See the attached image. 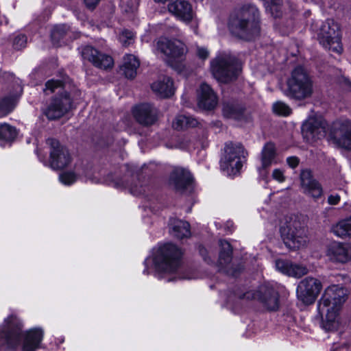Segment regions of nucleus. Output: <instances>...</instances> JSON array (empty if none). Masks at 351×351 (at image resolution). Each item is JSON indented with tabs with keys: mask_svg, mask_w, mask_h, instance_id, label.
Here are the masks:
<instances>
[{
	"mask_svg": "<svg viewBox=\"0 0 351 351\" xmlns=\"http://www.w3.org/2000/svg\"><path fill=\"white\" fill-rule=\"evenodd\" d=\"M171 179L177 189H182L191 184L192 176L187 170L176 168L172 174Z\"/></svg>",
	"mask_w": 351,
	"mask_h": 351,
	"instance_id": "a878e982",
	"label": "nucleus"
},
{
	"mask_svg": "<svg viewBox=\"0 0 351 351\" xmlns=\"http://www.w3.org/2000/svg\"><path fill=\"white\" fill-rule=\"evenodd\" d=\"M23 323L16 315H11L0 325V346L5 345L8 350L36 351L43 341L44 330L42 328H32L23 330Z\"/></svg>",
	"mask_w": 351,
	"mask_h": 351,
	"instance_id": "f257e3e1",
	"label": "nucleus"
},
{
	"mask_svg": "<svg viewBox=\"0 0 351 351\" xmlns=\"http://www.w3.org/2000/svg\"><path fill=\"white\" fill-rule=\"evenodd\" d=\"M119 40L123 46H129L134 41V34L131 31L122 30L119 35Z\"/></svg>",
	"mask_w": 351,
	"mask_h": 351,
	"instance_id": "e433bc0d",
	"label": "nucleus"
},
{
	"mask_svg": "<svg viewBox=\"0 0 351 351\" xmlns=\"http://www.w3.org/2000/svg\"><path fill=\"white\" fill-rule=\"evenodd\" d=\"M168 10L178 20L189 23L195 17L192 5L186 0H176L168 4Z\"/></svg>",
	"mask_w": 351,
	"mask_h": 351,
	"instance_id": "f3484780",
	"label": "nucleus"
},
{
	"mask_svg": "<svg viewBox=\"0 0 351 351\" xmlns=\"http://www.w3.org/2000/svg\"><path fill=\"white\" fill-rule=\"evenodd\" d=\"M132 193H134V195H137L136 192L133 189H132Z\"/></svg>",
	"mask_w": 351,
	"mask_h": 351,
	"instance_id": "8fccbe9b",
	"label": "nucleus"
},
{
	"mask_svg": "<svg viewBox=\"0 0 351 351\" xmlns=\"http://www.w3.org/2000/svg\"><path fill=\"white\" fill-rule=\"evenodd\" d=\"M133 114L138 123L148 125L156 121L157 110L149 104H143L134 108Z\"/></svg>",
	"mask_w": 351,
	"mask_h": 351,
	"instance_id": "5701e85b",
	"label": "nucleus"
},
{
	"mask_svg": "<svg viewBox=\"0 0 351 351\" xmlns=\"http://www.w3.org/2000/svg\"><path fill=\"white\" fill-rule=\"evenodd\" d=\"M301 186L304 193L317 199L323 194L322 187L320 184L313 178L311 171L307 169L302 171L300 173Z\"/></svg>",
	"mask_w": 351,
	"mask_h": 351,
	"instance_id": "412c9836",
	"label": "nucleus"
},
{
	"mask_svg": "<svg viewBox=\"0 0 351 351\" xmlns=\"http://www.w3.org/2000/svg\"><path fill=\"white\" fill-rule=\"evenodd\" d=\"M272 178L278 182H283L285 180L284 171L280 169H275L273 171Z\"/></svg>",
	"mask_w": 351,
	"mask_h": 351,
	"instance_id": "a19ab883",
	"label": "nucleus"
},
{
	"mask_svg": "<svg viewBox=\"0 0 351 351\" xmlns=\"http://www.w3.org/2000/svg\"><path fill=\"white\" fill-rule=\"evenodd\" d=\"M65 82V80H48L45 84V88L44 89V92L46 95H49L50 93H54L56 90H60Z\"/></svg>",
	"mask_w": 351,
	"mask_h": 351,
	"instance_id": "f704fd0d",
	"label": "nucleus"
},
{
	"mask_svg": "<svg viewBox=\"0 0 351 351\" xmlns=\"http://www.w3.org/2000/svg\"><path fill=\"white\" fill-rule=\"evenodd\" d=\"M340 201V196L337 194L330 195L328 198V202L331 205H336Z\"/></svg>",
	"mask_w": 351,
	"mask_h": 351,
	"instance_id": "c03bdc74",
	"label": "nucleus"
},
{
	"mask_svg": "<svg viewBox=\"0 0 351 351\" xmlns=\"http://www.w3.org/2000/svg\"><path fill=\"white\" fill-rule=\"evenodd\" d=\"M50 146V166L53 169H62L68 167L72 158L68 149L62 146L56 139H48Z\"/></svg>",
	"mask_w": 351,
	"mask_h": 351,
	"instance_id": "f8f14e48",
	"label": "nucleus"
},
{
	"mask_svg": "<svg viewBox=\"0 0 351 351\" xmlns=\"http://www.w3.org/2000/svg\"><path fill=\"white\" fill-rule=\"evenodd\" d=\"M71 106V99L67 93L54 98L45 110V114L49 119L61 117Z\"/></svg>",
	"mask_w": 351,
	"mask_h": 351,
	"instance_id": "a211bd4d",
	"label": "nucleus"
},
{
	"mask_svg": "<svg viewBox=\"0 0 351 351\" xmlns=\"http://www.w3.org/2000/svg\"><path fill=\"white\" fill-rule=\"evenodd\" d=\"M223 114L227 118L238 119L240 112L237 108L233 104H226L223 107Z\"/></svg>",
	"mask_w": 351,
	"mask_h": 351,
	"instance_id": "58836bf2",
	"label": "nucleus"
},
{
	"mask_svg": "<svg viewBox=\"0 0 351 351\" xmlns=\"http://www.w3.org/2000/svg\"><path fill=\"white\" fill-rule=\"evenodd\" d=\"M322 289L320 281L314 278H306L300 282L297 288L298 298L304 304L315 302Z\"/></svg>",
	"mask_w": 351,
	"mask_h": 351,
	"instance_id": "ddd939ff",
	"label": "nucleus"
},
{
	"mask_svg": "<svg viewBox=\"0 0 351 351\" xmlns=\"http://www.w3.org/2000/svg\"><path fill=\"white\" fill-rule=\"evenodd\" d=\"M276 147L271 143L265 145L261 152V162L263 168H267L276 162Z\"/></svg>",
	"mask_w": 351,
	"mask_h": 351,
	"instance_id": "c85d7f7f",
	"label": "nucleus"
},
{
	"mask_svg": "<svg viewBox=\"0 0 351 351\" xmlns=\"http://www.w3.org/2000/svg\"><path fill=\"white\" fill-rule=\"evenodd\" d=\"M82 58L92 62L93 65L100 69H108L112 66V58L107 55L101 54L91 46L82 47L80 51Z\"/></svg>",
	"mask_w": 351,
	"mask_h": 351,
	"instance_id": "6ab92c4d",
	"label": "nucleus"
},
{
	"mask_svg": "<svg viewBox=\"0 0 351 351\" xmlns=\"http://www.w3.org/2000/svg\"><path fill=\"white\" fill-rule=\"evenodd\" d=\"M69 28L65 25H56L51 32V39L54 43H58L60 39L66 34Z\"/></svg>",
	"mask_w": 351,
	"mask_h": 351,
	"instance_id": "c9c22d12",
	"label": "nucleus"
},
{
	"mask_svg": "<svg viewBox=\"0 0 351 351\" xmlns=\"http://www.w3.org/2000/svg\"><path fill=\"white\" fill-rule=\"evenodd\" d=\"M196 1H202L203 0H195Z\"/></svg>",
	"mask_w": 351,
	"mask_h": 351,
	"instance_id": "603ef678",
	"label": "nucleus"
},
{
	"mask_svg": "<svg viewBox=\"0 0 351 351\" xmlns=\"http://www.w3.org/2000/svg\"><path fill=\"white\" fill-rule=\"evenodd\" d=\"M302 130L305 138L315 141L325 136L326 123L321 117H310L303 123Z\"/></svg>",
	"mask_w": 351,
	"mask_h": 351,
	"instance_id": "2eb2a0df",
	"label": "nucleus"
},
{
	"mask_svg": "<svg viewBox=\"0 0 351 351\" xmlns=\"http://www.w3.org/2000/svg\"><path fill=\"white\" fill-rule=\"evenodd\" d=\"M89 9H94L101 0H84Z\"/></svg>",
	"mask_w": 351,
	"mask_h": 351,
	"instance_id": "a18cd8bd",
	"label": "nucleus"
},
{
	"mask_svg": "<svg viewBox=\"0 0 351 351\" xmlns=\"http://www.w3.org/2000/svg\"><path fill=\"white\" fill-rule=\"evenodd\" d=\"M285 94L291 98L302 100L310 97L313 92V82L304 69L298 66L287 80Z\"/></svg>",
	"mask_w": 351,
	"mask_h": 351,
	"instance_id": "39448f33",
	"label": "nucleus"
},
{
	"mask_svg": "<svg viewBox=\"0 0 351 351\" xmlns=\"http://www.w3.org/2000/svg\"><path fill=\"white\" fill-rule=\"evenodd\" d=\"M210 70L217 81L227 83L237 77L241 67L229 53H221L210 62Z\"/></svg>",
	"mask_w": 351,
	"mask_h": 351,
	"instance_id": "423d86ee",
	"label": "nucleus"
},
{
	"mask_svg": "<svg viewBox=\"0 0 351 351\" xmlns=\"http://www.w3.org/2000/svg\"><path fill=\"white\" fill-rule=\"evenodd\" d=\"M259 12L253 5H244L230 15L228 27L231 33L243 40H249L259 33Z\"/></svg>",
	"mask_w": 351,
	"mask_h": 351,
	"instance_id": "7ed1b4c3",
	"label": "nucleus"
},
{
	"mask_svg": "<svg viewBox=\"0 0 351 351\" xmlns=\"http://www.w3.org/2000/svg\"><path fill=\"white\" fill-rule=\"evenodd\" d=\"M245 158V151L241 144L226 143L220 159V168L228 176L239 173Z\"/></svg>",
	"mask_w": 351,
	"mask_h": 351,
	"instance_id": "0eeeda50",
	"label": "nucleus"
},
{
	"mask_svg": "<svg viewBox=\"0 0 351 351\" xmlns=\"http://www.w3.org/2000/svg\"><path fill=\"white\" fill-rule=\"evenodd\" d=\"M331 138L339 146L351 149V121L339 120L332 125Z\"/></svg>",
	"mask_w": 351,
	"mask_h": 351,
	"instance_id": "4468645a",
	"label": "nucleus"
},
{
	"mask_svg": "<svg viewBox=\"0 0 351 351\" xmlns=\"http://www.w3.org/2000/svg\"><path fill=\"white\" fill-rule=\"evenodd\" d=\"M16 135L17 132L15 128L7 123L0 125V142L1 145L4 143L12 141Z\"/></svg>",
	"mask_w": 351,
	"mask_h": 351,
	"instance_id": "473e14b6",
	"label": "nucleus"
},
{
	"mask_svg": "<svg viewBox=\"0 0 351 351\" xmlns=\"http://www.w3.org/2000/svg\"><path fill=\"white\" fill-rule=\"evenodd\" d=\"M221 250L219 252V264L223 267L231 260L232 247L230 244L224 240L219 241Z\"/></svg>",
	"mask_w": 351,
	"mask_h": 351,
	"instance_id": "72a5a7b5",
	"label": "nucleus"
},
{
	"mask_svg": "<svg viewBox=\"0 0 351 351\" xmlns=\"http://www.w3.org/2000/svg\"><path fill=\"white\" fill-rule=\"evenodd\" d=\"M197 55L201 59H206L209 56V51L206 48L198 47L197 48Z\"/></svg>",
	"mask_w": 351,
	"mask_h": 351,
	"instance_id": "79ce46f5",
	"label": "nucleus"
},
{
	"mask_svg": "<svg viewBox=\"0 0 351 351\" xmlns=\"http://www.w3.org/2000/svg\"><path fill=\"white\" fill-rule=\"evenodd\" d=\"M326 256L335 263H348L351 261V244L333 242L328 246Z\"/></svg>",
	"mask_w": 351,
	"mask_h": 351,
	"instance_id": "dca6fc26",
	"label": "nucleus"
},
{
	"mask_svg": "<svg viewBox=\"0 0 351 351\" xmlns=\"http://www.w3.org/2000/svg\"><path fill=\"white\" fill-rule=\"evenodd\" d=\"M198 121L195 118L186 115H178L173 121L172 125L176 130H182L187 128L196 127L198 125Z\"/></svg>",
	"mask_w": 351,
	"mask_h": 351,
	"instance_id": "2f4dec72",
	"label": "nucleus"
},
{
	"mask_svg": "<svg viewBox=\"0 0 351 351\" xmlns=\"http://www.w3.org/2000/svg\"><path fill=\"white\" fill-rule=\"evenodd\" d=\"M287 162L289 167H291V168H295V167L298 166L299 163V160L297 157L291 156L287 158Z\"/></svg>",
	"mask_w": 351,
	"mask_h": 351,
	"instance_id": "37998d69",
	"label": "nucleus"
},
{
	"mask_svg": "<svg viewBox=\"0 0 351 351\" xmlns=\"http://www.w3.org/2000/svg\"><path fill=\"white\" fill-rule=\"evenodd\" d=\"M199 252L202 256H204V254L206 252V250L204 249V247H201L199 249Z\"/></svg>",
	"mask_w": 351,
	"mask_h": 351,
	"instance_id": "49530a36",
	"label": "nucleus"
},
{
	"mask_svg": "<svg viewBox=\"0 0 351 351\" xmlns=\"http://www.w3.org/2000/svg\"><path fill=\"white\" fill-rule=\"evenodd\" d=\"M27 37L23 34L16 36L13 42V46L16 49H21L25 47Z\"/></svg>",
	"mask_w": 351,
	"mask_h": 351,
	"instance_id": "ea45409f",
	"label": "nucleus"
},
{
	"mask_svg": "<svg viewBox=\"0 0 351 351\" xmlns=\"http://www.w3.org/2000/svg\"><path fill=\"white\" fill-rule=\"evenodd\" d=\"M347 297L348 291L341 285H332L325 289L317 304L322 327L325 330L332 331L337 328L339 311Z\"/></svg>",
	"mask_w": 351,
	"mask_h": 351,
	"instance_id": "f03ea898",
	"label": "nucleus"
},
{
	"mask_svg": "<svg viewBox=\"0 0 351 351\" xmlns=\"http://www.w3.org/2000/svg\"><path fill=\"white\" fill-rule=\"evenodd\" d=\"M18 93L5 97L0 101V117H3L10 113L14 108L18 97L21 92V88L18 87Z\"/></svg>",
	"mask_w": 351,
	"mask_h": 351,
	"instance_id": "7c9ffc66",
	"label": "nucleus"
},
{
	"mask_svg": "<svg viewBox=\"0 0 351 351\" xmlns=\"http://www.w3.org/2000/svg\"><path fill=\"white\" fill-rule=\"evenodd\" d=\"M171 232L173 236L183 239L191 234L189 224L186 221L178 219H173L171 221Z\"/></svg>",
	"mask_w": 351,
	"mask_h": 351,
	"instance_id": "cd10ccee",
	"label": "nucleus"
},
{
	"mask_svg": "<svg viewBox=\"0 0 351 351\" xmlns=\"http://www.w3.org/2000/svg\"><path fill=\"white\" fill-rule=\"evenodd\" d=\"M280 233L286 246L291 250L304 247L307 243L306 230L298 220L291 219L280 227Z\"/></svg>",
	"mask_w": 351,
	"mask_h": 351,
	"instance_id": "6e6552de",
	"label": "nucleus"
},
{
	"mask_svg": "<svg viewBox=\"0 0 351 351\" xmlns=\"http://www.w3.org/2000/svg\"><path fill=\"white\" fill-rule=\"evenodd\" d=\"M86 172L84 168L80 165L75 164L73 171H66L59 175L60 182L66 186H70L74 184L82 176H86Z\"/></svg>",
	"mask_w": 351,
	"mask_h": 351,
	"instance_id": "393cba45",
	"label": "nucleus"
},
{
	"mask_svg": "<svg viewBox=\"0 0 351 351\" xmlns=\"http://www.w3.org/2000/svg\"><path fill=\"white\" fill-rule=\"evenodd\" d=\"M244 297L259 300L270 311H276L278 308V293L270 284L263 285L256 293L247 292Z\"/></svg>",
	"mask_w": 351,
	"mask_h": 351,
	"instance_id": "9b49d317",
	"label": "nucleus"
},
{
	"mask_svg": "<svg viewBox=\"0 0 351 351\" xmlns=\"http://www.w3.org/2000/svg\"><path fill=\"white\" fill-rule=\"evenodd\" d=\"M341 345H342V346H344L347 347V345H346L345 343H343V342H341Z\"/></svg>",
	"mask_w": 351,
	"mask_h": 351,
	"instance_id": "3c124183",
	"label": "nucleus"
},
{
	"mask_svg": "<svg viewBox=\"0 0 351 351\" xmlns=\"http://www.w3.org/2000/svg\"><path fill=\"white\" fill-rule=\"evenodd\" d=\"M157 50L162 53L168 64L175 69L180 71V68L174 65L177 60H182L187 52L185 44L180 40H169L167 38H160L156 44Z\"/></svg>",
	"mask_w": 351,
	"mask_h": 351,
	"instance_id": "9d476101",
	"label": "nucleus"
},
{
	"mask_svg": "<svg viewBox=\"0 0 351 351\" xmlns=\"http://www.w3.org/2000/svg\"><path fill=\"white\" fill-rule=\"evenodd\" d=\"M182 252L172 243L158 245L152 250L151 256L145 261V267H153L162 277L175 274L180 265Z\"/></svg>",
	"mask_w": 351,
	"mask_h": 351,
	"instance_id": "20e7f679",
	"label": "nucleus"
},
{
	"mask_svg": "<svg viewBox=\"0 0 351 351\" xmlns=\"http://www.w3.org/2000/svg\"><path fill=\"white\" fill-rule=\"evenodd\" d=\"M275 265L278 271L295 278H300L306 274L308 271L305 265L293 263L287 260H277Z\"/></svg>",
	"mask_w": 351,
	"mask_h": 351,
	"instance_id": "4be33fe9",
	"label": "nucleus"
},
{
	"mask_svg": "<svg viewBox=\"0 0 351 351\" xmlns=\"http://www.w3.org/2000/svg\"><path fill=\"white\" fill-rule=\"evenodd\" d=\"M136 8V3L133 5L132 8H131L132 10H134Z\"/></svg>",
	"mask_w": 351,
	"mask_h": 351,
	"instance_id": "09e8293b",
	"label": "nucleus"
},
{
	"mask_svg": "<svg viewBox=\"0 0 351 351\" xmlns=\"http://www.w3.org/2000/svg\"><path fill=\"white\" fill-rule=\"evenodd\" d=\"M331 230L337 237H351V217L341 219L332 226Z\"/></svg>",
	"mask_w": 351,
	"mask_h": 351,
	"instance_id": "c756f323",
	"label": "nucleus"
},
{
	"mask_svg": "<svg viewBox=\"0 0 351 351\" xmlns=\"http://www.w3.org/2000/svg\"><path fill=\"white\" fill-rule=\"evenodd\" d=\"M218 104V97L213 88L207 84L202 83L197 92V106L204 110H212Z\"/></svg>",
	"mask_w": 351,
	"mask_h": 351,
	"instance_id": "aec40b11",
	"label": "nucleus"
},
{
	"mask_svg": "<svg viewBox=\"0 0 351 351\" xmlns=\"http://www.w3.org/2000/svg\"><path fill=\"white\" fill-rule=\"evenodd\" d=\"M152 89L161 97H169L174 94L176 88L172 79L164 76L152 84Z\"/></svg>",
	"mask_w": 351,
	"mask_h": 351,
	"instance_id": "b1692460",
	"label": "nucleus"
},
{
	"mask_svg": "<svg viewBox=\"0 0 351 351\" xmlns=\"http://www.w3.org/2000/svg\"><path fill=\"white\" fill-rule=\"evenodd\" d=\"M227 272L232 276H235L236 274L234 271H230V270H228Z\"/></svg>",
	"mask_w": 351,
	"mask_h": 351,
	"instance_id": "de8ad7c7",
	"label": "nucleus"
},
{
	"mask_svg": "<svg viewBox=\"0 0 351 351\" xmlns=\"http://www.w3.org/2000/svg\"><path fill=\"white\" fill-rule=\"evenodd\" d=\"M317 38L319 43L326 49L341 53L343 48L339 25L332 20H327L321 25Z\"/></svg>",
	"mask_w": 351,
	"mask_h": 351,
	"instance_id": "1a4fd4ad",
	"label": "nucleus"
},
{
	"mask_svg": "<svg viewBox=\"0 0 351 351\" xmlns=\"http://www.w3.org/2000/svg\"><path fill=\"white\" fill-rule=\"evenodd\" d=\"M139 65L140 62L138 58L134 55L128 54L123 58L121 69L126 77L132 79L136 76Z\"/></svg>",
	"mask_w": 351,
	"mask_h": 351,
	"instance_id": "bb28decb",
	"label": "nucleus"
},
{
	"mask_svg": "<svg viewBox=\"0 0 351 351\" xmlns=\"http://www.w3.org/2000/svg\"><path fill=\"white\" fill-rule=\"evenodd\" d=\"M273 110L276 114L281 116H288L291 113V109L289 106L282 101L274 103Z\"/></svg>",
	"mask_w": 351,
	"mask_h": 351,
	"instance_id": "4c0bfd02",
	"label": "nucleus"
}]
</instances>
